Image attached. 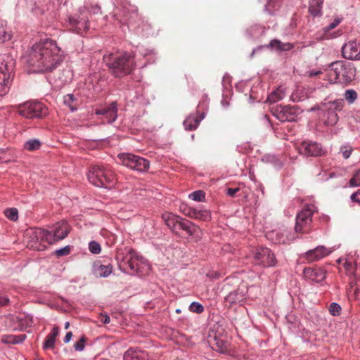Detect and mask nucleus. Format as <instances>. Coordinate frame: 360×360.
Segmentation results:
<instances>
[{"mask_svg": "<svg viewBox=\"0 0 360 360\" xmlns=\"http://www.w3.org/2000/svg\"><path fill=\"white\" fill-rule=\"evenodd\" d=\"M59 328L58 326H54L51 331V333L48 335L50 338H52L56 340V337L58 335Z\"/></svg>", "mask_w": 360, "mask_h": 360, "instance_id": "052dcab7", "label": "nucleus"}, {"mask_svg": "<svg viewBox=\"0 0 360 360\" xmlns=\"http://www.w3.org/2000/svg\"><path fill=\"white\" fill-rule=\"evenodd\" d=\"M352 152V148L347 146H342L340 148V153H342L345 159H347L350 157Z\"/></svg>", "mask_w": 360, "mask_h": 360, "instance_id": "5fc2aeb1", "label": "nucleus"}, {"mask_svg": "<svg viewBox=\"0 0 360 360\" xmlns=\"http://www.w3.org/2000/svg\"><path fill=\"white\" fill-rule=\"evenodd\" d=\"M196 207H192L187 205L183 204L180 206L181 212L186 217L193 218L195 214Z\"/></svg>", "mask_w": 360, "mask_h": 360, "instance_id": "ea45409f", "label": "nucleus"}, {"mask_svg": "<svg viewBox=\"0 0 360 360\" xmlns=\"http://www.w3.org/2000/svg\"><path fill=\"white\" fill-rule=\"evenodd\" d=\"M138 18V13L136 12H131L124 15L123 18L120 20L121 24H126L127 28L129 29L131 27L135 25L134 20Z\"/></svg>", "mask_w": 360, "mask_h": 360, "instance_id": "473e14b6", "label": "nucleus"}, {"mask_svg": "<svg viewBox=\"0 0 360 360\" xmlns=\"http://www.w3.org/2000/svg\"><path fill=\"white\" fill-rule=\"evenodd\" d=\"M329 312L332 316H339L341 313V307L336 302H332L329 307Z\"/></svg>", "mask_w": 360, "mask_h": 360, "instance_id": "c03bdc74", "label": "nucleus"}, {"mask_svg": "<svg viewBox=\"0 0 360 360\" xmlns=\"http://www.w3.org/2000/svg\"><path fill=\"white\" fill-rule=\"evenodd\" d=\"M306 278L319 283L325 279L326 271L321 268H305L303 270Z\"/></svg>", "mask_w": 360, "mask_h": 360, "instance_id": "4be33fe9", "label": "nucleus"}, {"mask_svg": "<svg viewBox=\"0 0 360 360\" xmlns=\"http://www.w3.org/2000/svg\"><path fill=\"white\" fill-rule=\"evenodd\" d=\"M342 261L345 273L349 277V281H358V278L360 277V262L352 258L339 259L337 262L340 263Z\"/></svg>", "mask_w": 360, "mask_h": 360, "instance_id": "6ab92c4d", "label": "nucleus"}, {"mask_svg": "<svg viewBox=\"0 0 360 360\" xmlns=\"http://www.w3.org/2000/svg\"><path fill=\"white\" fill-rule=\"evenodd\" d=\"M300 153L307 157H318L326 154V150L321 143L312 141H304L300 146Z\"/></svg>", "mask_w": 360, "mask_h": 360, "instance_id": "2eb2a0df", "label": "nucleus"}, {"mask_svg": "<svg viewBox=\"0 0 360 360\" xmlns=\"http://www.w3.org/2000/svg\"><path fill=\"white\" fill-rule=\"evenodd\" d=\"M64 103L68 106L71 111L73 112L77 110V98L72 94H67L64 96Z\"/></svg>", "mask_w": 360, "mask_h": 360, "instance_id": "c9c22d12", "label": "nucleus"}, {"mask_svg": "<svg viewBox=\"0 0 360 360\" xmlns=\"http://www.w3.org/2000/svg\"><path fill=\"white\" fill-rule=\"evenodd\" d=\"M87 178L91 184L100 188H110L116 181L115 175L110 167L98 165L90 167Z\"/></svg>", "mask_w": 360, "mask_h": 360, "instance_id": "39448f33", "label": "nucleus"}, {"mask_svg": "<svg viewBox=\"0 0 360 360\" xmlns=\"http://www.w3.org/2000/svg\"><path fill=\"white\" fill-rule=\"evenodd\" d=\"M24 240L28 248L41 250L44 247L41 243L46 242V230L37 227L29 228L24 233Z\"/></svg>", "mask_w": 360, "mask_h": 360, "instance_id": "1a4fd4ad", "label": "nucleus"}, {"mask_svg": "<svg viewBox=\"0 0 360 360\" xmlns=\"http://www.w3.org/2000/svg\"><path fill=\"white\" fill-rule=\"evenodd\" d=\"M99 321L100 322L103 323V324H107V323H109L110 321V316L105 314H101L99 316Z\"/></svg>", "mask_w": 360, "mask_h": 360, "instance_id": "bf43d9fd", "label": "nucleus"}, {"mask_svg": "<svg viewBox=\"0 0 360 360\" xmlns=\"http://www.w3.org/2000/svg\"><path fill=\"white\" fill-rule=\"evenodd\" d=\"M221 105L224 107H227L229 105V103L227 101H226L225 100H222L221 101Z\"/></svg>", "mask_w": 360, "mask_h": 360, "instance_id": "774afa93", "label": "nucleus"}, {"mask_svg": "<svg viewBox=\"0 0 360 360\" xmlns=\"http://www.w3.org/2000/svg\"><path fill=\"white\" fill-rule=\"evenodd\" d=\"M345 98L348 103H353L357 98V93L353 89H347L345 92Z\"/></svg>", "mask_w": 360, "mask_h": 360, "instance_id": "a19ab883", "label": "nucleus"}, {"mask_svg": "<svg viewBox=\"0 0 360 360\" xmlns=\"http://www.w3.org/2000/svg\"><path fill=\"white\" fill-rule=\"evenodd\" d=\"M276 160V156L273 155H266L262 158V161L266 163H273Z\"/></svg>", "mask_w": 360, "mask_h": 360, "instance_id": "4d7b16f0", "label": "nucleus"}, {"mask_svg": "<svg viewBox=\"0 0 360 360\" xmlns=\"http://www.w3.org/2000/svg\"><path fill=\"white\" fill-rule=\"evenodd\" d=\"M11 35L9 29L7 27L6 22L0 20V43L5 42L11 39Z\"/></svg>", "mask_w": 360, "mask_h": 360, "instance_id": "2f4dec72", "label": "nucleus"}, {"mask_svg": "<svg viewBox=\"0 0 360 360\" xmlns=\"http://www.w3.org/2000/svg\"><path fill=\"white\" fill-rule=\"evenodd\" d=\"M350 199L353 202H356L360 205V190L357 191L356 192L352 193L350 196Z\"/></svg>", "mask_w": 360, "mask_h": 360, "instance_id": "13d9d810", "label": "nucleus"}, {"mask_svg": "<svg viewBox=\"0 0 360 360\" xmlns=\"http://www.w3.org/2000/svg\"><path fill=\"white\" fill-rule=\"evenodd\" d=\"M343 58L351 60H360V41H349L342 46Z\"/></svg>", "mask_w": 360, "mask_h": 360, "instance_id": "a211bd4d", "label": "nucleus"}, {"mask_svg": "<svg viewBox=\"0 0 360 360\" xmlns=\"http://www.w3.org/2000/svg\"><path fill=\"white\" fill-rule=\"evenodd\" d=\"M254 262L263 267H271L276 265V259L272 251L266 247H259L253 252Z\"/></svg>", "mask_w": 360, "mask_h": 360, "instance_id": "f8f14e48", "label": "nucleus"}, {"mask_svg": "<svg viewBox=\"0 0 360 360\" xmlns=\"http://www.w3.org/2000/svg\"><path fill=\"white\" fill-rule=\"evenodd\" d=\"M221 83L224 89H228L231 86V77L228 73H225L222 78Z\"/></svg>", "mask_w": 360, "mask_h": 360, "instance_id": "603ef678", "label": "nucleus"}, {"mask_svg": "<svg viewBox=\"0 0 360 360\" xmlns=\"http://www.w3.org/2000/svg\"><path fill=\"white\" fill-rule=\"evenodd\" d=\"M26 4L30 5L31 7L36 6L38 8H41L43 6V3L45 1L44 0H24Z\"/></svg>", "mask_w": 360, "mask_h": 360, "instance_id": "864d4df0", "label": "nucleus"}, {"mask_svg": "<svg viewBox=\"0 0 360 360\" xmlns=\"http://www.w3.org/2000/svg\"><path fill=\"white\" fill-rule=\"evenodd\" d=\"M151 53V51L141 48L134 56L128 53H111L105 56L103 59L111 72L116 77H122L130 74L136 67L144 68L147 63H140L136 58L139 55L146 57Z\"/></svg>", "mask_w": 360, "mask_h": 360, "instance_id": "f03ea898", "label": "nucleus"}, {"mask_svg": "<svg viewBox=\"0 0 360 360\" xmlns=\"http://www.w3.org/2000/svg\"><path fill=\"white\" fill-rule=\"evenodd\" d=\"M273 114L282 122H295L300 114V110L296 105H279L274 109Z\"/></svg>", "mask_w": 360, "mask_h": 360, "instance_id": "ddd939ff", "label": "nucleus"}, {"mask_svg": "<svg viewBox=\"0 0 360 360\" xmlns=\"http://www.w3.org/2000/svg\"><path fill=\"white\" fill-rule=\"evenodd\" d=\"M324 0H310L309 12L314 16H319L322 12V4Z\"/></svg>", "mask_w": 360, "mask_h": 360, "instance_id": "cd10ccee", "label": "nucleus"}, {"mask_svg": "<svg viewBox=\"0 0 360 360\" xmlns=\"http://www.w3.org/2000/svg\"><path fill=\"white\" fill-rule=\"evenodd\" d=\"M317 211L316 207L312 204L307 205L296 217L295 230L297 233H307L312 224V216Z\"/></svg>", "mask_w": 360, "mask_h": 360, "instance_id": "6e6552de", "label": "nucleus"}, {"mask_svg": "<svg viewBox=\"0 0 360 360\" xmlns=\"http://www.w3.org/2000/svg\"><path fill=\"white\" fill-rule=\"evenodd\" d=\"M72 337V332H68L64 338V342L68 343L69 342Z\"/></svg>", "mask_w": 360, "mask_h": 360, "instance_id": "338daca9", "label": "nucleus"}, {"mask_svg": "<svg viewBox=\"0 0 360 360\" xmlns=\"http://www.w3.org/2000/svg\"><path fill=\"white\" fill-rule=\"evenodd\" d=\"M95 274L97 276L105 278L112 272V266L110 265H99L95 267Z\"/></svg>", "mask_w": 360, "mask_h": 360, "instance_id": "f704fd0d", "label": "nucleus"}, {"mask_svg": "<svg viewBox=\"0 0 360 360\" xmlns=\"http://www.w3.org/2000/svg\"><path fill=\"white\" fill-rule=\"evenodd\" d=\"M262 100V97L259 96L257 93L255 92L254 90H251V92L249 96V102H259Z\"/></svg>", "mask_w": 360, "mask_h": 360, "instance_id": "6e6d98bb", "label": "nucleus"}, {"mask_svg": "<svg viewBox=\"0 0 360 360\" xmlns=\"http://www.w3.org/2000/svg\"><path fill=\"white\" fill-rule=\"evenodd\" d=\"M55 342L56 340L54 339L47 335L44 340L43 348L44 349H53L55 346Z\"/></svg>", "mask_w": 360, "mask_h": 360, "instance_id": "de8ad7c7", "label": "nucleus"}, {"mask_svg": "<svg viewBox=\"0 0 360 360\" xmlns=\"http://www.w3.org/2000/svg\"><path fill=\"white\" fill-rule=\"evenodd\" d=\"M195 214L193 219L201 220V221H209L211 219V214L210 210L203 209L202 207H196L195 210Z\"/></svg>", "mask_w": 360, "mask_h": 360, "instance_id": "7c9ffc66", "label": "nucleus"}, {"mask_svg": "<svg viewBox=\"0 0 360 360\" xmlns=\"http://www.w3.org/2000/svg\"><path fill=\"white\" fill-rule=\"evenodd\" d=\"M349 184L354 187L360 186V169L354 173L353 177L349 181Z\"/></svg>", "mask_w": 360, "mask_h": 360, "instance_id": "49530a36", "label": "nucleus"}, {"mask_svg": "<svg viewBox=\"0 0 360 360\" xmlns=\"http://www.w3.org/2000/svg\"><path fill=\"white\" fill-rule=\"evenodd\" d=\"M18 112L27 119L41 118L48 114V108L39 101H32L20 105Z\"/></svg>", "mask_w": 360, "mask_h": 360, "instance_id": "0eeeda50", "label": "nucleus"}, {"mask_svg": "<svg viewBox=\"0 0 360 360\" xmlns=\"http://www.w3.org/2000/svg\"><path fill=\"white\" fill-rule=\"evenodd\" d=\"M14 64L11 60L0 66V96H5L10 91L14 77Z\"/></svg>", "mask_w": 360, "mask_h": 360, "instance_id": "9b49d317", "label": "nucleus"}, {"mask_svg": "<svg viewBox=\"0 0 360 360\" xmlns=\"http://www.w3.org/2000/svg\"><path fill=\"white\" fill-rule=\"evenodd\" d=\"M189 198L198 202H203L205 200V194L202 191H196L189 194Z\"/></svg>", "mask_w": 360, "mask_h": 360, "instance_id": "58836bf2", "label": "nucleus"}, {"mask_svg": "<svg viewBox=\"0 0 360 360\" xmlns=\"http://www.w3.org/2000/svg\"><path fill=\"white\" fill-rule=\"evenodd\" d=\"M348 290L355 300L360 302V285H358V281L351 280Z\"/></svg>", "mask_w": 360, "mask_h": 360, "instance_id": "72a5a7b5", "label": "nucleus"}, {"mask_svg": "<svg viewBox=\"0 0 360 360\" xmlns=\"http://www.w3.org/2000/svg\"><path fill=\"white\" fill-rule=\"evenodd\" d=\"M41 146V142L36 139L28 140L25 143L24 147L25 149L32 151L37 150Z\"/></svg>", "mask_w": 360, "mask_h": 360, "instance_id": "e433bc0d", "label": "nucleus"}, {"mask_svg": "<svg viewBox=\"0 0 360 360\" xmlns=\"http://www.w3.org/2000/svg\"><path fill=\"white\" fill-rule=\"evenodd\" d=\"M89 250L91 253L96 255L101 252V247L98 243L93 240L89 243Z\"/></svg>", "mask_w": 360, "mask_h": 360, "instance_id": "37998d69", "label": "nucleus"}, {"mask_svg": "<svg viewBox=\"0 0 360 360\" xmlns=\"http://www.w3.org/2000/svg\"><path fill=\"white\" fill-rule=\"evenodd\" d=\"M70 231V227L66 221L55 224L51 230H46V243L53 244L64 239Z\"/></svg>", "mask_w": 360, "mask_h": 360, "instance_id": "4468645a", "label": "nucleus"}, {"mask_svg": "<svg viewBox=\"0 0 360 360\" xmlns=\"http://www.w3.org/2000/svg\"><path fill=\"white\" fill-rule=\"evenodd\" d=\"M189 309L192 312H195L198 314L202 313L204 310L203 306L198 302H193L189 307Z\"/></svg>", "mask_w": 360, "mask_h": 360, "instance_id": "a18cd8bd", "label": "nucleus"}, {"mask_svg": "<svg viewBox=\"0 0 360 360\" xmlns=\"http://www.w3.org/2000/svg\"><path fill=\"white\" fill-rule=\"evenodd\" d=\"M26 338L25 334L6 335L1 337V341L5 344H18L22 342Z\"/></svg>", "mask_w": 360, "mask_h": 360, "instance_id": "bb28decb", "label": "nucleus"}, {"mask_svg": "<svg viewBox=\"0 0 360 360\" xmlns=\"http://www.w3.org/2000/svg\"><path fill=\"white\" fill-rule=\"evenodd\" d=\"M204 112L200 117L195 115H189L183 123L185 129L188 131L196 129L200 122L204 119Z\"/></svg>", "mask_w": 360, "mask_h": 360, "instance_id": "393cba45", "label": "nucleus"}, {"mask_svg": "<svg viewBox=\"0 0 360 360\" xmlns=\"http://www.w3.org/2000/svg\"><path fill=\"white\" fill-rule=\"evenodd\" d=\"M70 252V247L67 245L55 251V254L57 257H62L69 255Z\"/></svg>", "mask_w": 360, "mask_h": 360, "instance_id": "3c124183", "label": "nucleus"}, {"mask_svg": "<svg viewBox=\"0 0 360 360\" xmlns=\"http://www.w3.org/2000/svg\"><path fill=\"white\" fill-rule=\"evenodd\" d=\"M24 63L34 72H52L64 60V52L51 39L45 38L34 43L23 55Z\"/></svg>", "mask_w": 360, "mask_h": 360, "instance_id": "f257e3e1", "label": "nucleus"}, {"mask_svg": "<svg viewBox=\"0 0 360 360\" xmlns=\"http://www.w3.org/2000/svg\"><path fill=\"white\" fill-rule=\"evenodd\" d=\"M116 259L120 269L124 273L141 276L150 271L148 262L131 248L118 252Z\"/></svg>", "mask_w": 360, "mask_h": 360, "instance_id": "7ed1b4c3", "label": "nucleus"}, {"mask_svg": "<svg viewBox=\"0 0 360 360\" xmlns=\"http://www.w3.org/2000/svg\"><path fill=\"white\" fill-rule=\"evenodd\" d=\"M330 77H334L333 82H349L355 77V69L350 63L338 60L330 64Z\"/></svg>", "mask_w": 360, "mask_h": 360, "instance_id": "423d86ee", "label": "nucleus"}, {"mask_svg": "<svg viewBox=\"0 0 360 360\" xmlns=\"http://www.w3.org/2000/svg\"><path fill=\"white\" fill-rule=\"evenodd\" d=\"M239 191V188H229L226 191V194L229 196L233 197L235 194Z\"/></svg>", "mask_w": 360, "mask_h": 360, "instance_id": "0e129e2a", "label": "nucleus"}, {"mask_svg": "<svg viewBox=\"0 0 360 360\" xmlns=\"http://www.w3.org/2000/svg\"><path fill=\"white\" fill-rule=\"evenodd\" d=\"M8 297L0 293V306L6 305L8 303Z\"/></svg>", "mask_w": 360, "mask_h": 360, "instance_id": "e2e57ef3", "label": "nucleus"}, {"mask_svg": "<svg viewBox=\"0 0 360 360\" xmlns=\"http://www.w3.org/2000/svg\"><path fill=\"white\" fill-rule=\"evenodd\" d=\"M344 101L337 99L334 101L321 103L310 108L309 112H317L319 120L324 126L332 127L337 124L338 116L337 112L342 110Z\"/></svg>", "mask_w": 360, "mask_h": 360, "instance_id": "20e7f679", "label": "nucleus"}, {"mask_svg": "<svg viewBox=\"0 0 360 360\" xmlns=\"http://www.w3.org/2000/svg\"><path fill=\"white\" fill-rule=\"evenodd\" d=\"M267 47L276 51H288L292 48V45L290 43L283 44L279 40L273 39L267 45Z\"/></svg>", "mask_w": 360, "mask_h": 360, "instance_id": "c756f323", "label": "nucleus"}, {"mask_svg": "<svg viewBox=\"0 0 360 360\" xmlns=\"http://www.w3.org/2000/svg\"><path fill=\"white\" fill-rule=\"evenodd\" d=\"M245 297V292L237 289L229 293L225 297V301L229 304L230 306L239 304L242 302Z\"/></svg>", "mask_w": 360, "mask_h": 360, "instance_id": "b1692460", "label": "nucleus"}, {"mask_svg": "<svg viewBox=\"0 0 360 360\" xmlns=\"http://www.w3.org/2000/svg\"><path fill=\"white\" fill-rule=\"evenodd\" d=\"M86 339L84 337H82L74 345V348L76 351L82 352L84 350L85 347Z\"/></svg>", "mask_w": 360, "mask_h": 360, "instance_id": "8fccbe9b", "label": "nucleus"}, {"mask_svg": "<svg viewBox=\"0 0 360 360\" xmlns=\"http://www.w3.org/2000/svg\"><path fill=\"white\" fill-rule=\"evenodd\" d=\"M6 217L13 221H15L18 219V211L16 208H9L5 211Z\"/></svg>", "mask_w": 360, "mask_h": 360, "instance_id": "79ce46f5", "label": "nucleus"}, {"mask_svg": "<svg viewBox=\"0 0 360 360\" xmlns=\"http://www.w3.org/2000/svg\"><path fill=\"white\" fill-rule=\"evenodd\" d=\"M162 219L164 221L166 226L171 229V231L175 233L178 234L179 233V224L181 223L182 220V217L172 213V212H165L162 214Z\"/></svg>", "mask_w": 360, "mask_h": 360, "instance_id": "412c9836", "label": "nucleus"}, {"mask_svg": "<svg viewBox=\"0 0 360 360\" xmlns=\"http://www.w3.org/2000/svg\"><path fill=\"white\" fill-rule=\"evenodd\" d=\"M69 22L71 30L79 34H82L89 30V21L86 18L75 19L74 18H70Z\"/></svg>", "mask_w": 360, "mask_h": 360, "instance_id": "5701e85b", "label": "nucleus"}, {"mask_svg": "<svg viewBox=\"0 0 360 360\" xmlns=\"http://www.w3.org/2000/svg\"><path fill=\"white\" fill-rule=\"evenodd\" d=\"M276 1V0H268V4L265 5L264 11L270 15H273L278 7V4Z\"/></svg>", "mask_w": 360, "mask_h": 360, "instance_id": "4c0bfd02", "label": "nucleus"}, {"mask_svg": "<svg viewBox=\"0 0 360 360\" xmlns=\"http://www.w3.org/2000/svg\"><path fill=\"white\" fill-rule=\"evenodd\" d=\"M286 95L285 88L283 86L278 87L273 91L267 97V101L270 103H276L282 100Z\"/></svg>", "mask_w": 360, "mask_h": 360, "instance_id": "a878e982", "label": "nucleus"}, {"mask_svg": "<svg viewBox=\"0 0 360 360\" xmlns=\"http://www.w3.org/2000/svg\"><path fill=\"white\" fill-rule=\"evenodd\" d=\"M331 250L323 245H319L300 255V258L309 263L317 262L331 253Z\"/></svg>", "mask_w": 360, "mask_h": 360, "instance_id": "dca6fc26", "label": "nucleus"}, {"mask_svg": "<svg viewBox=\"0 0 360 360\" xmlns=\"http://www.w3.org/2000/svg\"><path fill=\"white\" fill-rule=\"evenodd\" d=\"M117 158L125 167L140 172L147 171L150 166L148 160L131 153L119 154Z\"/></svg>", "mask_w": 360, "mask_h": 360, "instance_id": "9d476101", "label": "nucleus"}, {"mask_svg": "<svg viewBox=\"0 0 360 360\" xmlns=\"http://www.w3.org/2000/svg\"><path fill=\"white\" fill-rule=\"evenodd\" d=\"M89 12L93 13L94 14H97L101 11V8L98 5H95L91 6V8L87 6H84Z\"/></svg>", "mask_w": 360, "mask_h": 360, "instance_id": "680f3d73", "label": "nucleus"}, {"mask_svg": "<svg viewBox=\"0 0 360 360\" xmlns=\"http://www.w3.org/2000/svg\"><path fill=\"white\" fill-rule=\"evenodd\" d=\"M341 22L340 18H335L332 22H330L328 25L324 27L323 28V32L326 34L331 30L335 28Z\"/></svg>", "mask_w": 360, "mask_h": 360, "instance_id": "09e8293b", "label": "nucleus"}, {"mask_svg": "<svg viewBox=\"0 0 360 360\" xmlns=\"http://www.w3.org/2000/svg\"><path fill=\"white\" fill-rule=\"evenodd\" d=\"M321 73V71L320 70H311L308 72V75L309 77H314L315 76H317Z\"/></svg>", "mask_w": 360, "mask_h": 360, "instance_id": "69168bd1", "label": "nucleus"}, {"mask_svg": "<svg viewBox=\"0 0 360 360\" xmlns=\"http://www.w3.org/2000/svg\"><path fill=\"white\" fill-rule=\"evenodd\" d=\"M179 230L184 231L188 236L195 240L200 239L202 236V231L200 227L184 218L179 224Z\"/></svg>", "mask_w": 360, "mask_h": 360, "instance_id": "aec40b11", "label": "nucleus"}, {"mask_svg": "<svg viewBox=\"0 0 360 360\" xmlns=\"http://www.w3.org/2000/svg\"><path fill=\"white\" fill-rule=\"evenodd\" d=\"M229 344L227 341L220 338H214L213 349L217 352L225 354L229 351Z\"/></svg>", "mask_w": 360, "mask_h": 360, "instance_id": "c85d7f7f", "label": "nucleus"}, {"mask_svg": "<svg viewBox=\"0 0 360 360\" xmlns=\"http://www.w3.org/2000/svg\"><path fill=\"white\" fill-rule=\"evenodd\" d=\"M95 114L101 116L100 119L102 123H113L117 118V105L116 102H112L108 107L96 110Z\"/></svg>", "mask_w": 360, "mask_h": 360, "instance_id": "f3484780", "label": "nucleus"}]
</instances>
